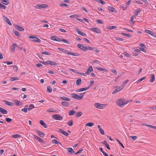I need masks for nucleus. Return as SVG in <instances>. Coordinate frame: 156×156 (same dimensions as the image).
Segmentation results:
<instances>
[{
	"label": "nucleus",
	"instance_id": "b1692460",
	"mask_svg": "<svg viewBox=\"0 0 156 156\" xmlns=\"http://www.w3.org/2000/svg\"><path fill=\"white\" fill-rule=\"evenodd\" d=\"M17 47V45L16 44H12V45L11 46V51L12 52H14L15 50V47Z\"/></svg>",
	"mask_w": 156,
	"mask_h": 156
},
{
	"label": "nucleus",
	"instance_id": "dca6fc26",
	"mask_svg": "<svg viewBox=\"0 0 156 156\" xmlns=\"http://www.w3.org/2000/svg\"><path fill=\"white\" fill-rule=\"evenodd\" d=\"M4 20H5V22L9 25L11 26L12 23L10 21V20L8 19V18L5 16H4Z\"/></svg>",
	"mask_w": 156,
	"mask_h": 156
},
{
	"label": "nucleus",
	"instance_id": "8fccbe9b",
	"mask_svg": "<svg viewBox=\"0 0 156 156\" xmlns=\"http://www.w3.org/2000/svg\"><path fill=\"white\" fill-rule=\"evenodd\" d=\"M141 11V9H139L135 10V14H137V16L138 15L139 13Z\"/></svg>",
	"mask_w": 156,
	"mask_h": 156
},
{
	"label": "nucleus",
	"instance_id": "338daca9",
	"mask_svg": "<svg viewBox=\"0 0 156 156\" xmlns=\"http://www.w3.org/2000/svg\"><path fill=\"white\" fill-rule=\"evenodd\" d=\"M6 6L1 4H0V8L2 9H5V8Z\"/></svg>",
	"mask_w": 156,
	"mask_h": 156
},
{
	"label": "nucleus",
	"instance_id": "774afa93",
	"mask_svg": "<svg viewBox=\"0 0 156 156\" xmlns=\"http://www.w3.org/2000/svg\"><path fill=\"white\" fill-rule=\"evenodd\" d=\"M13 69L16 71L17 72L18 71V67L16 66H14L13 67Z\"/></svg>",
	"mask_w": 156,
	"mask_h": 156
},
{
	"label": "nucleus",
	"instance_id": "6e6d98bb",
	"mask_svg": "<svg viewBox=\"0 0 156 156\" xmlns=\"http://www.w3.org/2000/svg\"><path fill=\"white\" fill-rule=\"evenodd\" d=\"M116 141L118 142L119 144L123 148H124V147L123 144L117 139H116Z\"/></svg>",
	"mask_w": 156,
	"mask_h": 156
},
{
	"label": "nucleus",
	"instance_id": "69168bd1",
	"mask_svg": "<svg viewBox=\"0 0 156 156\" xmlns=\"http://www.w3.org/2000/svg\"><path fill=\"white\" fill-rule=\"evenodd\" d=\"M99 130L101 134H102V135L104 134H105L104 131L102 129H100V130Z\"/></svg>",
	"mask_w": 156,
	"mask_h": 156
},
{
	"label": "nucleus",
	"instance_id": "a878e982",
	"mask_svg": "<svg viewBox=\"0 0 156 156\" xmlns=\"http://www.w3.org/2000/svg\"><path fill=\"white\" fill-rule=\"evenodd\" d=\"M4 101L6 105L9 106H13V104L11 102H10L6 100H5Z\"/></svg>",
	"mask_w": 156,
	"mask_h": 156
},
{
	"label": "nucleus",
	"instance_id": "39448f33",
	"mask_svg": "<svg viewBox=\"0 0 156 156\" xmlns=\"http://www.w3.org/2000/svg\"><path fill=\"white\" fill-rule=\"evenodd\" d=\"M34 7L36 9H41L47 8L48 7V5L44 4H38Z\"/></svg>",
	"mask_w": 156,
	"mask_h": 156
},
{
	"label": "nucleus",
	"instance_id": "f3484780",
	"mask_svg": "<svg viewBox=\"0 0 156 156\" xmlns=\"http://www.w3.org/2000/svg\"><path fill=\"white\" fill-rule=\"evenodd\" d=\"M61 104L63 106L65 107H68L70 105L68 102L65 101L62 102H61Z\"/></svg>",
	"mask_w": 156,
	"mask_h": 156
},
{
	"label": "nucleus",
	"instance_id": "7ed1b4c3",
	"mask_svg": "<svg viewBox=\"0 0 156 156\" xmlns=\"http://www.w3.org/2000/svg\"><path fill=\"white\" fill-rule=\"evenodd\" d=\"M94 106L99 109H102L105 106H106V104H102L98 103H96L94 105Z\"/></svg>",
	"mask_w": 156,
	"mask_h": 156
},
{
	"label": "nucleus",
	"instance_id": "0eeeda50",
	"mask_svg": "<svg viewBox=\"0 0 156 156\" xmlns=\"http://www.w3.org/2000/svg\"><path fill=\"white\" fill-rule=\"evenodd\" d=\"M90 30L92 31L93 32H95L96 33H101V30L100 29L97 28H90Z\"/></svg>",
	"mask_w": 156,
	"mask_h": 156
},
{
	"label": "nucleus",
	"instance_id": "49530a36",
	"mask_svg": "<svg viewBox=\"0 0 156 156\" xmlns=\"http://www.w3.org/2000/svg\"><path fill=\"white\" fill-rule=\"evenodd\" d=\"M122 34L124 36H127L129 37H131L132 35L131 34H126L125 33H123Z\"/></svg>",
	"mask_w": 156,
	"mask_h": 156
},
{
	"label": "nucleus",
	"instance_id": "052dcab7",
	"mask_svg": "<svg viewBox=\"0 0 156 156\" xmlns=\"http://www.w3.org/2000/svg\"><path fill=\"white\" fill-rule=\"evenodd\" d=\"M94 80H91L90 81V83L88 87H89V88L91 87L94 83Z\"/></svg>",
	"mask_w": 156,
	"mask_h": 156
},
{
	"label": "nucleus",
	"instance_id": "e433bc0d",
	"mask_svg": "<svg viewBox=\"0 0 156 156\" xmlns=\"http://www.w3.org/2000/svg\"><path fill=\"white\" fill-rule=\"evenodd\" d=\"M68 152L72 154L75 152L73 150L72 148H69L68 149Z\"/></svg>",
	"mask_w": 156,
	"mask_h": 156
},
{
	"label": "nucleus",
	"instance_id": "f8f14e48",
	"mask_svg": "<svg viewBox=\"0 0 156 156\" xmlns=\"http://www.w3.org/2000/svg\"><path fill=\"white\" fill-rule=\"evenodd\" d=\"M15 27L16 28L17 30L19 31H23L24 30V29L23 28L17 25H15Z\"/></svg>",
	"mask_w": 156,
	"mask_h": 156
},
{
	"label": "nucleus",
	"instance_id": "20e7f679",
	"mask_svg": "<svg viewBox=\"0 0 156 156\" xmlns=\"http://www.w3.org/2000/svg\"><path fill=\"white\" fill-rule=\"evenodd\" d=\"M52 118L56 120H62L63 119V117L59 114H54L52 116Z\"/></svg>",
	"mask_w": 156,
	"mask_h": 156
},
{
	"label": "nucleus",
	"instance_id": "680f3d73",
	"mask_svg": "<svg viewBox=\"0 0 156 156\" xmlns=\"http://www.w3.org/2000/svg\"><path fill=\"white\" fill-rule=\"evenodd\" d=\"M69 70L72 71L74 73H79L78 72H77V71L76 70L74 69H69Z\"/></svg>",
	"mask_w": 156,
	"mask_h": 156
},
{
	"label": "nucleus",
	"instance_id": "c756f323",
	"mask_svg": "<svg viewBox=\"0 0 156 156\" xmlns=\"http://www.w3.org/2000/svg\"><path fill=\"white\" fill-rule=\"evenodd\" d=\"M19 80V77H11L10 79V80L11 81H13L16 80Z\"/></svg>",
	"mask_w": 156,
	"mask_h": 156
},
{
	"label": "nucleus",
	"instance_id": "1a4fd4ad",
	"mask_svg": "<svg viewBox=\"0 0 156 156\" xmlns=\"http://www.w3.org/2000/svg\"><path fill=\"white\" fill-rule=\"evenodd\" d=\"M57 132H60L61 133L66 136H68L69 135V134L67 132L65 131H63L61 129H58V130L57 131Z\"/></svg>",
	"mask_w": 156,
	"mask_h": 156
},
{
	"label": "nucleus",
	"instance_id": "0e129e2a",
	"mask_svg": "<svg viewBox=\"0 0 156 156\" xmlns=\"http://www.w3.org/2000/svg\"><path fill=\"white\" fill-rule=\"evenodd\" d=\"M111 71L114 73L115 75H116L117 74V72L114 69H111Z\"/></svg>",
	"mask_w": 156,
	"mask_h": 156
},
{
	"label": "nucleus",
	"instance_id": "f257e3e1",
	"mask_svg": "<svg viewBox=\"0 0 156 156\" xmlns=\"http://www.w3.org/2000/svg\"><path fill=\"white\" fill-rule=\"evenodd\" d=\"M123 102V99H119L117 100L116 102V104L119 107L123 108L124 107Z\"/></svg>",
	"mask_w": 156,
	"mask_h": 156
},
{
	"label": "nucleus",
	"instance_id": "79ce46f5",
	"mask_svg": "<svg viewBox=\"0 0 156 156\" xmlns=\"http://www.w3.org/2000/svg\"><path fill=\"white\" fill-rule=\"evenodd\" d=\"M12 136L14 138H19L21 137L20 135L19 134H14L12 135Z\"/></svg>",
	"mask_w": 156,
	"mask_h": 156
},
{
	"label": "nucleus",
	"instance_id": "58836bf2",
	"mask_svg": "<svg viewBox=\"0 0 156 156\" xmlns=\"http://www.w3.org/2000/svg\"><path fill=\"white\" fill-rule=\"evenodd\" d=\"M129 80H127L125 81L122 84V86L121 87H122V89L125 86V85L129 81Z\"/></svg>",
	"mask_w": 156,
	"mask_h": 156
},
{
	"label": "nucleus",
	"instance_id": "f704fd0d",
	"mask_svg": "<svg viewBox=\"0 0 156 156\" xmlns=\"http://www.w3.org/2000/svg\"><path fill=\"white\" fill-rule=\"evenodd\" d=\"M69 55H72L76 56H79L80 55L79 54L76 53H72L69 52Z\"/></svg>",
	"mask_w": 156,
	"mask_h": 156
},
{
	"label": "nucleus",
	"instance_id": "6e6552de",
	"mask_svg": "<svg viewBox=\"0 0 156 156\" xmlns=\"http://www.w3.org/2000/svg\"><path fill=\"white\" fill-rule=\"evenodd\" d=\"M71 96L72 98L80 100L81 99V97H80V95L74 93L71 94Z\"/></svg>",
	"mask_w": 156,
	"mask_h": 156
},
{
	"label": "nucleus",
	"instance_id": "c85d7f7f",
	"mask_svg": "<svg viewBox=\"0 0 156 156\" xmlns=\"http://www.w3.org/2000/svg\"><path fill=\"white\" fill-rule=\"evenodd\" d=\"M76 112L74 110H72V111H69V114L70 115H73Z\"/></svg>",
	"mask_w": 156,
	"mask_h": 156
},
{
	"label": "nucleus",
	"instance_id": "de8ad7c7",
	"mask_svg": "<svg viewBox=\"0 0 156 156\" xmlns=\"http://www.w3.org/2000/svg\"><path fill=\"white\" fill-rule=\"evenodd\" d=\"M41 54L46 55H51L50 53L47 51H42L41 52Z\"/></svg>",
	"mask_w": 156,
	"mask_h": 156
},
{
	"label": "nucleus",
	"instance_id": "3c124183",
	"mask_svg": "<svg viewBox=\"0 0 156 156\" xmlns=\"http://www.w3.org/2000/svg\"><path fill=\"white\" fill-rule=\"evenodd\" d=\"M47 90L49 93H51L52 92V90L50 86H48L47 87Z\"/></svg>",
	"mask_w": 156,
	"mask_h": 156
},
{
	"label": "nucleus",
	"instance_id": "393cba45",
	"mask_svg": "<svg viewBox=\"0 0 156 156\" xmlns=\"http://www.w3.org/2000/svg\"><path fill=\"white\" fill-rule=\"evenodd\" d=\"M1 2L4 4L6 5H8L9 3V1L8 0H2Z\"/></svg>",
	"mask_w": 156,
	"mask_h": 156
},
{
	"label": "nucleus",
	"instance_id": "aec40b11",
	"mask_svg": "<svg viewBox=\"0 0 156 156\" xmlns=\"http://www.w3.org/2000/svg\"><path fill=\"white\" fill-rule=\"evenodd\" d=\"M151 79L150 80V82L153 83L155 80V76L154 74H151Z\"/></svg>",
	"mask_w": 156,
	"mask_h": 156
},
{
	"label": "nucleus",
	"instance_id": "c03bdc74",
	"mask_svg": "<svg viewBox=\"0 0 156 156\" xmlns=\"http://www.w3.org/2000/svg\"><path fill=\"white\" fill-rule=\"evenodd\" d=\"M1 112L2 114H7V112L6 110L2 108V110Z\"/></svg>",
	"mask_w": 156,
	"mask_h": 156
},
{
	"label": "nucleus",
	"instance_id": "423d86ee",
	"mask_svg": "<svg viewBox=\"0 0 156 156\" xmlns=\"http://www.w3.org/2000/svg\"><path fill=\"white\" fill-rule=\"evenodd\" d=\"M115 88V89L112 92V94H115L123 89L122 87L121 86H116Z\"/></svg>",
	"mask_w": 156,
	"mask_h": 156
},
{
	"label": "nucleus",
	"instance_id": "09e8293b",
	"mask_svg": "<svg viewBox=\"0 0 156 156\" xmlns=\"http://www.w3.org/2000/svg\"><path fill=\"white\" fill-rule=\"evenodd\" d=\"M108 28L110 30H112L113 29H115L116 28V27L115 26H108Z\"/></svg>",
	"mask_w": 156,
	"mask_h": 156
},
{
	"label": "nucleus",
	"instance_id": "7c9ffc66",
	"mask_svg": "<svg viewBox=\"0 0 156 156\" xmlns=\"http://www.w3.org/2000/svg\"><path fill=\"white\" fill-rule=\"evenodd\" d=\"M59 98L60 99H62L63 100L67 101H70V99L69 98L66 97H60Z\"/></svg>",
	"mask_w": 156,
	"mask_h": 156
},
{
	"label": "nucleus",
	"instance_id": "72a5a7b5",
	"mask_svg": "<svg viewBox=\"0 0 156 156\" xmlns=\"http://www.w3.org/2000/svg\"><path fill=\"white\" fill-rule=\"evenodd\" d=\"M35 108L34 106V105L31 104L30 105L29 107L28 108V110L29 111L31 110L32 109H33Z\"/></svg>",
	"mask_w": 156,
	"mask_h": 156
},
{
	"label": "nucleus",
	"instance_id": "a18cd8bd",
	"mask_svg": "<svg viewBox=\"0 0 156 156\" xmlns=\"http://www.w3.org/2000/svg\"><path fill=\"white\" fill-rule=\"evenodd\" d=\"M67 124L69 126H71L73 125V120H71L70 121L67 122Z\"/></svg>",
	"mask_w": 156,
	"mask_h": 156
},
{
	"label": "nucleus",
	"instance_id": "864d4df0",
	"mask_svg": "<svg viewBox=\"0 0 156 156\" xmlns=\"http://www.w3.org/2000/svg\"><path fill=\"white\" fill-rule=\"evenodd\" d=\"M48 61H49V60L47 61L46 62L40 61V62L44 65H47L48 64Z\"/></svg>",
	"mask_w": 156,
	"mask_h": 156
},
{
	"label": "nucleus",
	"instance_id": "5fc2aeb1",
	"mask_svg": "<svg viewBox=\"0 0 156 156\" xmlns=\"http://www.w3.org/2000/svg\"><path fill=\"white\" fill-rule=\"evenodd\" d=\"M62 51L63 52L65 53L68 54H69V51L66 50H65L63 49H62Z\"/></svg>",
	"mask_w": 156,
	"mask_h": 156
},
{
	"label": "nucleus",
	"instance_id": "a211bd4d",
	"mask_svg": "<svg viewBox=\"0 0 156 156\" xmlns=\"http://www.w3.org/2000/svg\"><path fill=\"white\" fill-rule=\"evenodd\" d=\"M79 30V29L77 28V29H76V31L77 32V33L78 34H80L83 36H85L86 35L85 34L81 31H80Z\"/></svg>",
	"mask_w": 156,
	"mask_h": 156
},
{
	"label": "nucleus",
	"instance_id": "6ab92c4d",
	"mask_svg": "<svg viewBox=\"0 0 156 156\" xmlns=\"http://www.w3.org/2000/svg\"><path fill=\"white\" fill-rule=\"evenodd\" d=\"M51 39L52 40L54 41H60V38L58 37H57L55 36H51Z\"/></svg>",
	"mask_w": 156,
	"mask_h": 156
},
{
	"label": "nucleus",
	"instance_id": "13d9d810",
	"mask_svg": "<svg viewBox=\"0 0 156 156\" xmlns=\"http://www.w3.org/2000/svg\"><path fill=\"white\" fill-rule=\"evenodd\" d=\"M78 17L77 15H73L69 16V17L71 18H76Z\"/></svg>",
	"mask_w": 156,
	"mask_h": 156
},
{
	"label": "nucleus",
	"instance_id": "4d7b16f0",
	"mask_svg": "<svg viewBox=\"0 0 156 156\" xmlns=\"http://www.w3.org/2000/svg\"><path fill=\"white\" fill-rule=\"evenodd\" d=\"M5 120L6 122H11L12 120V119L8 118H5Z\"/></svg>",
	"mask_w": 156,
	"mask_h": 156
},
{
	"label": "nucleus",
	"instance_id": "603ef678",
	"mask_svg": "<svg viewBox=\"0 0 156 156\" xmlns=\"http://www.w3.org/2000/svg\"><path fill=\"white\" fill-rule=\"evenodd\" d=\"M130 137L133 140H136L137 138V137L136 136H130Z\"/></svg>",
	"mask_w": 156,
	"mask_h": 156
},
{
	"label": "nucleus",
	"instance_id": "bf43d9fd",
	"mask_svg": "<svg viewBox=\"0 0 156 156\" xmlns=\"http://www.w3.org/2000/svg\"><path fill=\"white\" fill-rule=\"evenodd\" d=\"M68 5L67 4L63 3H62L60 5V6L61 7L63 6H65V7H67V6H68Z\"/></svg>",
	"mask_w": 156,
	"mask_h": 156
},
{
	"label": "nucleus",
	"instance_id": "ea45409f",
	"mask_svg": "<svg viewBox=\"0 0 156 156\" xmlns=\"http://www.w3.org/2000/svg\"><path fill=\"white\" fill-rule=\"evenodd\" d=\"M109 11H110L111 12H116V11L115 10V9L113 7H110V8Z\"/></svg>",
	"mask_w": 156,
	"mask_h": 156
},
{
	"label": "nucleus",
	"instance_id": "37998d69",
	"mask_svg": "<svg viewBox=\"0 0 156 156\" xmlns=\"http://www.w3.org/2000/svg\"><path fill=\"white\" fill-rule=\"evenodd\" d=\"M145 79V77H142L141 78H140V79L138 80L136 82V83H139L141 81H142V80H144Z\"/></svg>",
	"mask_w": 156,
	"mask_h": 156
},
{
	"label": "nucleus",
	"instance_id": "473e14b6",
	"mask_svg": "<svg viewBox=\"0 0 156 156\" xmlns=\"http://www.w3.org/2000/svg\"><path fill=\"white\" fill-rule=\"evenodd\" d=\"M82 114H83V113L82 112H77L76 113V114L75 115V116L76 117L78 118V117H80V116H81L82 115Z\"/></svg>",
	"mask_w": 156,
	"mask_h": 156
},
{
	"label": "nucleus",
	"instance_id": "412c9836",
	"mask_svg": "<svg viewBox=\"0 0 156 156\" xmlns=\"http://www.w3.org/2000/svg\"><path fill=\"white\" fill-rule=\"evenodd\" d=\"M40 124L42 125L44 128H47L48 127L47 125L44 123L42 120H40L39 121Z\"/></svg>",
	"mask_w": 156,
	"mask_h": 156
},
{
	"label": "nucleus",
	"instance_id": "c9c22d12",
	"mask_svg": "<svg viewBox=\"0 0 156 156\" xmlns=\"http://www.w3.org/2000/svg\"><path fill=\"white\" fill-rule=\"evenodd\" d=\"M94 125V123L93 122H90L86 123L85 124L86 126L91 127Z\"/></svg>",
	"mask_w": 156,
	"mask_h": 156
},
{
	"label": "nucleus",
	"instance_id": "9b49d317",
	"mask_svg": "<svg viewBox=\"0 0 156 156\" xmlns=\"http://www.w3.org/2000/svg\"><path fill=\"white\" fill-rule=\"evenodd\" d=\"M13 102L14 104L18 106L22 105H23V103L21 102L18 101L16 100H15L13 101Z\"/></svg>",
	"mask_w": 156,
	"mask_h": 156
},
{
	"label": "nucleus",
	"instance_id": "5701e85b",
	"mask_svg": "<svg viewBox=\"0 0 156 156\" xmlns=\"http://www.w3.org/2000/svg\"><path fill=\"white\" fill-rule=\"evenodd\" d=\"M96 69H98V70H100V71H104V72H107L108 71V70L105 69V68H101V67H99V68H98V67H96Z\"/></svg>",
	"mask_w": 156,
	"mask_h": 156
},
{
	"label": "nucleus",
	"instance_id": "2f4dec72",
	"mask_svg": "<svg viewBox=\"0 0 156 156\" xmlns=\"http://www.w3.org/2000/svg\"><path fill=\"white\" fill-rule=\"evenodd\" d=\"M48 64L50 65L56 66L57 65V63L54 62H53L52 61L49 60V61H48Z\"/></svg>",
	"mask_w": 156,
	"mask_h": 156
},
{
	"label": "nucleus",
	"instance_id": "4c0bfd02",
	"mask_svg": "<svg viewBox=\"0 0 156 156\" xmlns=\"http://www.w3.org/2000/svg\"><path fill=\"white\" fill-rule=\"evenodd\" d=\"M132 101V100H126L123 99V102H124V105L126 104L129 102H131Z\"/></svg>",
	"mask_w": 156,
	"mask_h": 156
},
{
	"label": "nucleus",
	"instance_id": "9d476101",
	"mask_svg": "<svg viewBox=\"0 0 156 156\" xmlns=\"http://www.w3.org/2000/svg\"><path fill=\"white\" fill-rule=\"evenodd\" d=\"M34 137L37 140H38V141H39V142H40L41 143H45V142L44 140H43L41 138L37 136L36 135H34Z\"/></svg>",
	"mask_w": 156,
	"mask_h": 156
},
{
	"label": "nucleus",
	"instance_id": "ddd939ff",
	"mask_svg": "<svg viewBox=\"0 0 156 156\" xmlns=\"http://www.w3.org/2000/svg\"><path fill=\"white\" fill-rule=\"evenodd\" d=\"M93 71V69L91 66H90L87 69V71L86 72L85 74L87 75H89L90 73Z\"/></svg>",
	"mask_w": 156,
	"mask_h": 156
},
{
	"label": "nucleus",
	"instance_id": "4468645a",
	"mask_svg": "<svg viewBox=\"0 0 156 156\" xmlns=\"http://www.w3.org/2000/svg\"><path fill=\"white\" fill-rule=\"evenodd\" d=\"M77 47L82 50L86 51V50L84 49V48L86 47L83 46L82 44H78L77 45Z\"/></svg>",
	"mask_w": 156,
	"mask_h": 156
},
{
	"label": "nucleus",
	"instance_id": "2eb2a0df",
	"mask_svg": "<svg viewBox=\"0 0 156 156\" xmlns=\"http://www.w3.org/2000/svg\"><path fill=\"white\" fill-rule=\"evenodd\" d=\"M38 135L41 137H43L44 136V134L37 130H35Z\"/></svg>",
	"mask_w": 156,
	"mask_h": 156
},
{
	"label": "nucleus",
	"instance_id": "bb28decb",
	"mask_svg": "<svg viewBox=\"0 0 156 156\" xmlns=\"http://www.w3.org/2000/svg\"><path fill=\"white\" fill-rule=\"evenodd\" d=\"M84 48V49L86 50V51L87 50L92 51L94 50V48L90 47V46L86 47H85Z\"/></svg>",
	"mask_w": 156,
	"mask_h": 156
},
{
	"label": "nucleus",
	"instance_id": "a19ab883",
	"mask_svg": "<svg viewBox=\"0 0 156 156\" xmlns=\"http://www.w3.org/2000/svg\"><path fill=\"white\" fill-rule=\"evenodd\" d=\"M81 81V80L80 78L78 79L77 80L76 83V84L77 85H80Z\"/></svg>",
	"mask_w": 156,
	"mask_h": 156
},
{
	"label": "nucleus",
	"instance_id": "cd10ccee",
	"mask_svg": "<svg viewBox=\"0 0 156 156\" xmlns=\"http://www.w3.org/2000/svg\"><path fill=\"white\" fill-rule=\"evenodd\" d=\"M59 42L62 41L66 44H69V42L68 41L63 39V38H60Z\"/></svg>",
	"mask_w": 156,
	"mask_h": 156
},
{
	"label": "nucleus",
	"instance_id": "4be33fe9",
	"mask_svg": "<svg viewBox=\"0 0 156 156\" xmlns=\"http://www.w3.org/2000/svg\"><path fill=\"white\" fill-rule=\"evenodd\" d=\"M145 32L152 36H154V34L151 31L147 30H145Z\"/></svg>",
	"mask_w": 156,
	"mask_h": 156
},
{
	"label": "nucleus",
	"instance_id": "e2e57ef3",
	"mask_svg": "<svg viewBox=\"0 0 156 156\" xmlns=\"http://www.w3.org/2000/svg\"><path fill=\"white\" fill-rule=\"evenodd\" d=\"M14 34L17 36H19L20 35V33L17 31H15L13 32Z\"/></svg>",
	"mask_w": 156,
	"mask_h": 156
},
{
	"label": "nucleus",
	"instance_id": "f03ea898",
	"mask_svg": "<svg viewBox=\"0 0 156 156\" xmlns=\"http://www.w3.org/2000/svg\"><path fill=\"white\" fill-rule=\"evenodd\" d=\"M29 38L32 39L31 40V41L33 42L40 43L41 41V40L39 38L37 37H34L33 35H31L30 36Z\"/></svg>",
	"mask_w": 156,
	"mask_h": 156
}]
</instances>
